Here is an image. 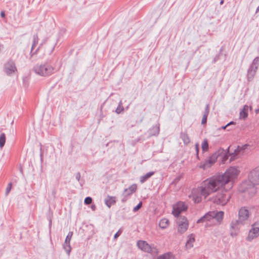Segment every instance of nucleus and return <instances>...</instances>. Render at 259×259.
<instances>
[{"instance_id":"nucleus-1","label":"nucleus","mask_w":259,"mask_h":259,"mask_svg":"<svg viewBox=\"0 0 259 259\" xmlns=\"http://www.w3.org/2000/svg\"><path fill=\"white\" fill-rule=\"evenodd\" d=\"M240 173L238 166H230L222 175L217 176L222 185V190L225 192L230 191L237 180Z\"/></svg>"},{"instance_id":"nucleus-28","label":"nucleus","mask_w":259,"mask_h":259,"mask_svg":"<svg viewBox=\"0 0 259 259\" xmlns=\"http://www.w3.org/2000/svg\"><path fill=\"white\" fill-rule=\"evenodd\" d=\"M63 247H64V249L66 251V252L68 253V254H69L71 251V247L70 246V244H65V242H64Z\"/></svg>"},{"instance_id":"nucleus-3","label":"nucleus","mask_w":259,"mask_h":259,"mask_svg":"<svg viewBox=\"0 0 259 259\" xmlns=\"http://www.w3.org/2000/svg\"><path fill=\"white\" fill-rule=\"evenodd\" d=\"M34 70L35 72L41 76H48L51 74L54 71L53 67L48 64L36 65Z\"/></svg>"},{"instance_id":"nucleus-4","label":"nucleus","mask_w":259,"mask_h":259,"mask_svg":"<svg viewBox=\"0 0 259 259\" xmlns=\"http://www.w3.org/2000/svg\"><path fill=\"white\" fill-rule=\"evenodd\" d=\"M203 196L202 190L200 186L193 189L189 197L192 199L195 203H199L202 201Z\"/></svg>"},{"instance_id":"nucleus-25","label":"nucleus","mask_w":259,"mask_h":259,"mask_svg":"<svg viewBox=\"0 0 259 259\" xmlns=\"http://www.w3.org/2000/svg\"><path fill=\"white\" fill-rule=\"evenodd\" d=\"M154 174L153 172H150L149 173H147L146 175L142 177L141 179V181L142 183H143L145 181H146L147 179H148L149 178H150L151 176H152Z\"/></svg>"},{"instance_id":"nucleus-38","label":"nucleus","mask_w":259,"mask_h":259,"mask_svg":"<svg viewBox=\"0 0 259 259\" xmlns=\"http://www.w3.org/2000/svg\"><path fill=\"white\" fill-rule=\"evenodd\" d=\"M246 185H247V183L246 182H245V183H243L241 185V186L243 188H245L246 187Z\"/></svg>"},{"instance_id":"nucleus-35","label":"nucleus","mask_w":259,"mask_h":259,"mask_svg":"<svg viewBox=\"0 0 259 259\" xmlns=\"http://www.w3.org/2000/svg\"><path fill=\"white\" fill-rule=\"evenodd\" d=\"M234 124V122L233 121L230 122V123H228L226 126H223L222 128L225 130L228 126H229L230 124Z\"/></svg>"},{"instance_id":"nucleus-31","label":"nucleus","mask_w":259,"mask_h":259,"mask_svg":"<svg viewBox=\"0 0 259 259\" xmlns=\"http://www.w3.org/2000/svg\"><path fill=\"white\" fill-rule=\"evenodd\" d=\"M142 202H140L136 207H135L134 208V210L135 211H137L142 207Z\"/></svg>"},{"instance_id":"nucleus-27","label":"nucleus","mask_w":259,"mask_h":259,"mask_svg":"<svg viewBox=\"0 0 259 259\" xmlns=\"http://www.w3.org/2000/svg\"><path fill=\"white\" fill-rule=\"evenodd\" d=\"M220 156L222 158V162H224L226 161V160L228 159V155H227V153L224 151H222L221 152V155Z\"/></svg>"},{"instance_id":"nucleus-17","label":"nucleus","mask_w":259,"mask_h":259,"mask_svg":"<svg viewBox=\"0 0 259 259\" xmlns=\"http://www.w3.org/2000/svg\"><path fill=\"white\" fill-rule=\"evenodd\" d=\"M248 106L244 105L240 112V118L245 119L248 116Z\"/></svg>"},{"instance_id":"nucleus-30","label":"nucleus","mask_w":259,"mask_h":259,"mask_svg":"<svg viewBox=\"0 0 259 259\" xmlns=\"http://www.w3.org/2000/svg\"><path fill=\"white\" fill-rule=\"evenodd\" d=\"M92 198H91L90 197H88L85 198L84 199V203L86 204H91L92 203Z\"/></svg>"},{"instance_id":"nucleus-2","label":"nucleus","mask_w":259,"mask_h":259,"mask_svg":"<svg viewBox=\"0 0 259 259\" xmlns=\"http://www.w3.org/2000/svg\"><path fill=\"white\" fill-rule=\"evenodd\" d=\"M200 187L202 190L203 196L204 198L220 189L222 190L221 182L217 176L207 179L201 183Z\"/></svg>"},{"instance_id":"nucleus-32","label":"nucleus","mask_w":259,"mask_h":259,"mask_svg":"<svg viewBox=\"0 0 259 259\" xmlns=\"http://www.w3.org/2000/svg\"><path fill=\"white\" fill-rule=\"evenodd\" d=\"M122 231L121 230H118L116 233L114 235V238L115 239H117L121 234Z\"/></svg>"},{"instance_id":"nucleus-11","label":"nucleus","mask_w":259,"mask_h":259,"mask_svg":"<svg viewBox=\"0 0 259 259\" xmlns=\"http://www.w3.org/2000/svg\"><path fill=\"white\" fill-rule=\"evenodd\" d=\"M239 221L242 223L244 221H246L249 216V213L248 210L245 207H242L239 211Z\"/></svg>"},{"instance_id":"nucleus-7","label":"nucleus","mask_w":259,"mask_h":259,"mask_svg":"<svg viewBox=\"0 0 259 259\" xmlns=\"http://www.w3.org/2000/svg\"><path fill=\"white\" fill-rule=\"evenodd\" d=\"M214 212L212 211L209 212L202 218L199 219L197 221V223H206V224L209 226L212 224H214L215 223L214 222Z\"/></svg>"},{"instance_id":"nucleus-29","label":"nucleus","mask_w":259,"mask_h":259,"mask_svg":"<svg viewBox=\"0 0 259 259\" xmlns=\"http://www.w3.org/2000/svg\"><path fill=\"white\" fill-rule=\"evenodd\" d=\"M207 114L208 113L206 112L203 115L201 121L202 124H205L206 122Z\"/></svg>"},{"instance_id":"nucleus-20","label":"nucleus","mask_w":259,"mask_h":259,"mask_svg":"<svg viewBox=\"0 0 259 259\" xmlns=\"http://www.w3.org/2000/svg\"><path fill=\"white\" fill-rule=\"evenodd\" d=\"M137 189V186L136 185H133L130 186L128 188L126 189L124 191L125 194L126 195H130L135 192Z\"/></svg>"},{"instance_id":"nucleus-8","label":"nucleus","mask_w":259,"mask_h":259,"mask_svg":"<svg viewBox=\"0 0 259 259\" xmlns=\"http://www.w3.org/2000/svg\"><path fill=\"white\" fill-rule=\"evenodd\" d=\"M189 226L188 221L185 217L181 218L178 221V232L181 234L184 233L188 229Z\"/></svg>"},{"instance_id":"nucleus-18","label":"nucleus","mask_w":259,"mask_h":259,"mask_svg":"<svg viewBox=\"0 0 259 259\" xmlns=\"http://www.w3.org/2000/svg\"><path fill=\"white\" fill-rule=\"evenodd\" d=\"M243 154V147H238L236 149L234 150V152L231 155V160H233L235 158V157Z\"/></svg>"},{"instance_id":"nucleus-15","label":"nucleus","mask_w":259,"mask_h":259,"mask_svg":"<svg viewBox=\"0 0 259 259\" xmlns=\"http://www.w3.org/2000/svg\"><path fill=\"white\" fill-rule=\"evenodd\" d=\"M214 212V222L217 221L218 223H221L224 217V212L222 211H212Z\"/></svg>"},{"instance_id":"nucleus-41","label":"nucleus","mask_w":259,"mask_h":259,"mask_svg":"<svg viewBox=\"0 0 259 259\" xmlns=\"http://www.w3.org/2000/svg\"><path fill=\"white\" fill-rule=\"evenodd\" d=\"M259 10V7L257 8V11Z\"/></svg>"},{"instance_id":"nucleus-39","label":"nucleus","mask_w":259,"mask_h":259,"mask_svg":"<svg viewBox=\"0 0 259 259\" xmlns=\"http://www.w3.org/2000/svg\"><path fill=\"white\" fill-rule=\"evenodd\" d=\"M1 17H5V12H3V11L1 12Z\"/></svg>"},{"instance_id":"nucleus-24","label":"nucleus","mask_w":259,"mask_h":259,"mask_svg":"<svg viewBox=\"0 0 259 259\" xmlns=\"http://www.w3.org/2000/svg\"><path fill=\"white\" fill-rule=\"evenodd\" d=\"M6 142V136L5 134L2 133L0 135V147L2 148L5 145Z\"/></svg>"},{"instance_id":"nucleus-34","label":"nucleus","mask_w":259,"mask_h":259,"mask_svg":"<svg viewBox=\"0 0 259 259\" xmlns=\"http://www.w3.org/2000/svg\"><path fill=\"white\" fill-rule=\"evenodd\" d=\"M195 150L196 151L197 157L198 158V152H199V144L196 143L195 145Z\"/></svg>"},{"instance_id":"nucleus-5","label":"nucleus","mask_w":259,"mask_h":259,"mask_svg":"<svg viewBox=\"0 0 259 259\" xmlns=\"http://www.w3.org/2000/svg\"><path fill=\"white\" fill-rule=\"evenodd\" d=\"M218 154L214 153L211 155L208 159L205 160L203 163L200 164L199 167L200 168L206 169L210 168L217 161Z\"/></svg>"},{"instance_id":"nucleus-22","label":"nucleus","mask_w":259,"mask_h":259,"mask_svg":"<svg viewBox=\"0 0 259 259\" xmlns=\"http://www.w3.org/2000/svg\"><path fill=\"white\" fill-rule=\"evenodd\" d=\"M172 257V254L168 252L159 256L158 259H171Z\"/></svg>"},{"instance_id":"nucleus-14","label":"nucleus","mask_w":259,"mask_h":259,"mask_svg":"<svg viewBox=\"0 0 259 259\" xmlns=\"http://www.w3.org/2000/svg\"><path fill=\"white\" fill-rule=\"evenodd\" d=\"M195 242V237L193 234H191L188 237V240L186 243L185 247L187 249H189L193 247Z\"/></svg>"},{"instance_id":"nucleus-26","label":"nucleus","mask_w":259,"mask_h":259,"mask_svg":"<svg viewBox=\"0 0 259 259\" xmlns=\"http://www.w3.org/2000/svg\"><path fill=\"white\" fill-rule=\"evenodd\" d=\"M72 235H73L72 232H69V233L68 234V235L66 238L65 241V244H70V241L72 238Z\"/></svg>"},{"instance_id":"nucleus-12","label":"nucleus","mask_w":259,"mask_h":259,"mask_svg":"<svg viewBox=\"0 0 259 259\" xmlns=\"http://www.w3.org/2000/svg\"><path fill=\"white\" fill-rule=\"evenodd\" d=\"M214 202L221 204L222 205H225L229 200V197L225 195H218L213 198Z\"/></svg>"},{"instance_id":"nucleus-33","label":"nucleus","mask_w":259,"mask_h":259,"mask_svg":"<svg viewBox=\"0 0 259 259\" xmlns=\"http://www.w3.org/2000/svg\"><path fill=\"white\" fill-rule=\"evenodd\" d=\"M12 185L11 183H10L8 184V187L6 189V193L7 194H8L10 192V191H11V188H12Z\"/></svg>"},{"instance_id":"nucleus-21","label":"nucleus","mask_w":259,"mask_h":259,"mask_svg":"<svg viewBox=\"0 0 259 259\" xmlns=\"http://www.w3.org/2000/svg\"><path fill=\"white\" fill-rule=\"evenodd\" d=\"M159 225L162 229L166 228L169 225L168 220L165 218L161 219L159 222Z\"/></svg>"},{"instance_id":"nucleus-37","label":"nucleus","mask_w":259,"mask_h":259,"mask_svg":"<svg viewBox=\"0 0 259 259\" xmlns=\"http://www.w3.org/2000/svg\"><path fill=\"white\" fill-rule=\"evenodd\" d=\"M38 42V37L37 36H36L34 38V45L33 46L35 45V44H37Z\"/></svg>"},{"instance_id":"nucleus-10","label":"nucleus","mask_w":259,"mask_h":259,"mask_svg":"<svg viewBox=\"0 0 259 259\" xmlns=\"http://www.w3.org/2000/svg\"><path fill=\"white\" fill-rule=\"evenodd\" d=\"M259 235V226L256 225H253L252 228L249 231L248 236V240H252L256 238Z\"/></svg>"},{"instance_id":"nucleus-23","label":"nucleus","mask_w":259,"mask_h":259,"mask_svg":"<svg viewBox=\"0 0 259 259\" xmlns=\"http://www.w3.org/2000/svg\"><path fill=\"white\" fill-rule=\"evenodd\" d=\"M201 148L203 152L207 151L208 149V144L207 140L204 139L201 144Z\"/></svg>"},{"instance_id":"nucleus-36","label":"nucleus","mask_w":259,"mask_h":259,"mask_svg":"<svg viewBox=\"0 0 259 259\" xmlns=\"http://www.w3.org/2000/svg\"><path fill=\"white\" fill-rule=\"evenodd\" d=\"M186 139H184V141L185 143H189V138L187 136H186Z\"/></svg>"},{"instance_id":"nucleus-9","label":"nucleus","mask_w":259,"mask_h":259,"mask_svg":"<svg viewBox=\"0 0 259 259\" xmlns=\"http://www.w3.org/2000/svg\"><path fill=\"white\" fill-rule=\"evenodd\" d=\"M249 179L253 185L259 184V168L254 169L250 172Z\"/></svg>"},{"instance_id":"nucleus-13","label":"nucleus","mask_w":259,"mask_h":259,"mask_svg":"<svg viewBox=\"0 0 259 259\" xmlns=\"http://www.w3.org/2000/svg\"><path fill=\"white\" fill-rule=\"evenodd\" d=\"M137 245L142 250L150 252L152 251L151 247L145 241L140 240L137 242Z\"/></svg>"},{"instance_id":"nucleus-19","label":"nucleus","mask_w":259,"mask_h":259,"mask_svg":"<svg viewBox=\"0 0 259 259\" xmlns=\"http://www.w3.org/2000/svg\"><path fill=\"white\" fill-rule=\"evenodd\" d=\"M16 70V68L13 63H9L6 67V71L9 74L15 72Z\"/></svg>"},{"instance_id":"nucleus-6","label":"nucleus","mask_w":259,"mask_h":259,"mask_svg":"<svg viewBox=\"0 0 259 259\" xmlns=\"http://www.w3.org/2000/svg\"><path fill=\"white\" fill-rule=\"evenodd\" d=\"M187 209V206L183 202H178L173 205L172 214L178 217L183 211Z\"/></svg>"},{"instance_id":"nucleus-40","label":"nucleus","mask_w":259,"mask_h":259,"mask_svg":"<svg viewBox=\"0 0 259 259\" xmlns=\"http://www.w3.org/2000/svg\"><path fill=\"white\" fill-rule=\"evenodd\" d=\"M259 112V109L256 110V113H257Z\"/></svg>"},{"instance_id":"nucleus-16","label":"nucleus","mask_w":259,"mask_h":259,"mask_svg":"<svg viewBox=\"0 0 259 259\" xmlns=\"http://www.w3.org/2000/svg\"><path fill=\"white\" fill-rule=\"evenodd\" d=\"M116 198L113 196H108L105 200V203L108 207L114 205L116 203Z\"/></svg>"}]
</instances>
